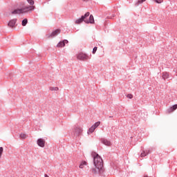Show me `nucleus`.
I'll use <instances>...</instances> for the list:
<instances>
[{
    "mask_svg": "<svg viewBox=\"0 0 177 177\" xmlns=\"http://www.w3.org/2000/svg\"><path fill=\"white\" fill-rule=\"evenodd\" d=\"M101 142L103 145H104L105 146H111V142H110L109 140L105 139V138H102L101 140Z\"/></svg>",
    "mask_w": 177,
    "mask_h": 177,
    "instance_id": "obj_9",
    "label": "nucleus"
},
{
    "mask_svg": "<svg viewBox=\"0 0 177 177\" xmlns=\"http://www.w3.org/2000/svg\"><path fill=\"white\" fill-rule=\"evenodd\" d=\"M149 153H150V150L148 151H142V153H141L140 154V157H146V156H147V154H149Z\"/></svg>",
    "mask_w": 177,
    "mask_h": 177,
    "instance_id": "obj_13",
    "label": "nucleus"
},
{
    "mask_svg": "<svg viewBox=\"0 0 177 177\" xmlns=\"http://www.w3.org/2000/svg\"><path fill=\"white\" fill-rule=\"evenodd\" d=\"M95 129H96L95 127H93V126H91L87 132L88 135H91V133H93V132H95Z\"/></svg>",
    "mask_w": 177,
    "mask_h": 177,
    "instance_id": "obj_12",
    "label": "nucleus"
},
{
    "mask_svg": "<svg viewBox=\"0 0 177 177\" xmlns=\"http://www.w3.org/2000/svg\"><path fill=\"white\" fill-rule=\"evenodd\" d=\"M127 97H128L129 99H132V97H133V95H132V94H128V95H127Z\"/></svg>",
    "mask_w": 177,
    "mask_h": 177,
    "instance_id": "obj_24",
    "label": "nucleus"
},
{
    "mask_svg": "<svg viewBox=\"0 0 177 177\" xmlns=\"http://www.w3.org/2000/svg\"><path fill=\"white\" fill-rule=\"evenodd\" d=\"M99 125H100V122H97L93 125V127L96 129Z\"/></svg>",
    "mask_w": 177,
    "mask_h": 177,
    "instance_id": "obj_19",
    "label": "nucleus"
},
{
    "mask_svg": "<svg viewBox=\"0 0 177 177\" xmlns=\"http://www.w3.org/2000/svg\"><path fill=\"white\" fill-rule=\"evenodd\" d=\"M89 12H87L84 15L82 16L81 18L75 21V24H81L82 21H84V23H86L87 24H88V23L93 24V23H95L93 15H91L89 17ZM86 17H89V19H86Z\"/></svg>",
    "mask_w": 177,
    "mask_h": 177,
    "instance_id": "obj_3",
    "label": "nucleus"
},
{
    "mask_svg": "<svg viewBox=\"0 0 177 177\" xmlns=\"http://www.w3.org/2000/svg\"><path fill=\"white\" fill-rule=\"evenodd\" d=\"M96 50H97V47H94L93 49V55H95L96 53Z\"/></svg>",
    "mask_w": 177,
    "mask_h": 177,
    "instance_id": "obj_22",
    "label": "nucleus"
},
{
    "mask_svg": "<svg viewBox=\"0 0 177 177\" xmlns=\"http://www.w3.org/2000/svg\"><path fill=\"white\" fill-rule=\"evenodd\" d=\"M2 154H3V147H0V158L2 157Z\"/></svg>",
    "mask_w": 177,
    "mask_h": 177,
    "instance_id": "obj_21",
    "label": "nucleus"
},
{
    "mask_svg": "<svg viewBox=\"0 0 177 177\" xmlns=\"http://www.w3.org/2000/svg\"><path fill=\"white\" fill-rule=\"evenodd\" d=\"M154 2H156V3H162L163 0H153Z\"/></svg>",
    "mask_w": 177,
    "mask_h": 177,
    "instance_id": "obj_23",
    "label": "nucleus"
},
{
    "mask_svg": "<svg viewBox=\"0 0 177 177\" xmlns=\"http://www.w3.org/2000/svg\"><path fill=\"white\" fill-rule=\"evenodd\" d=\"M85 165H86V162L84 161L82 162L81 164L80 165L79 167L82 169H84V167H85Z\"/></svg>",
    "mask_w": 177,
    "mask_h": 177,
    "instance_id": "obj_15",
    "label": "nucleus"
},
{
    "mask_svg": "<svg viewBox=\"0 0 177 177\" xmlns=\"http://www.w3.org/2000/svg\"><path fill=\"white\" fill-rule=\"evenodd\" d=\"M94 165L95 168L92 169V172L93 174H100L102 172V169H103V160L99 156V154H95L94 156Z\"/></svg>",
    "mask_w": 177,
    "mask_h": 177,
    "instance_id": "obj_2",
    "label": "nucleus"
},
{
    "mask_svg": "<svg viewBox=\"0 0 177 177\" xmlns=\"http://www.w3.org/2000/svg\"><path fill=\"white\" fill-rule=\"evenodd\" d=\"M19 137L21 139H27V138H28V136H27V134L24 133H21L19 135Z\"/></svg>",
    "mask_w": 177,
    "mask_h": 177,
    "instance_id": "obj_14",
    "label": "nucleus"
},
{
    "mask_svg": "<svg viewBox=\"0 0 177 177\" xmlns=\"http://www.w3.org/2000/svg\"><path fill=\"white\" fill-rule=\"evenodd\" d=\"M37 145L39 147H45V140L39 138L37 140Z\"/></svg>",
    "mask_w": 177,
    "mask_h": 177,
    "instance_id": "obj_8",
    "label": "nucleus"
},
{
    "mask_svg": "<svg viewBox=\"0 0 177 177\" xmlns=\"http://www.w3.org/2000/svg\"><path fill=\"white\" fill-rule=\"evenodd\" d=\"M142 2H146V0H138L137 3H136V6H139V5H140V3H142Z\"/></svg>",
    "mask_w": 177,
    "mask_h": 177,
    "instance_id": "obj_17",
    "label": "nucleus"
},
{
    "mask_svg": "<svg viewBox=\"0 0 177 177\" xmlns=\"http://www.w3.org/2000/svg\"><path fill=\"white\" fill-rule=\"evenodd\" d=\"M44 177H49V176H48V174H45Z\"/></svg>",
    "mask_w": 177,
    "mask_h": 177,
    "instance_id": "obj_25",
    "label": "nucleus"
},
{
    "mask_svg": "<svg viewBox=\"0 0 177 177\" xmlns=\"http://www.w3.org/2000/svg\"><path fill=\"white\" fill-rule=\"evenodd\" d=\"M16 21H17V19H12L11 21H9L8 23V26L9 27H15V26L16 25Z\"/></svg>",
    "mask_w": 177,
    "mask_h": 177,
    "instance_id": "obj_11",
    "label": "nucleus"
},
{
    "mask_svg": "<svg viewBox=\"0 0 177 177\" xmlns=\"http://www.w3.org/2000/svg\"><path fill=\"white\" fill-rule=\"evenodd\" d=\"M82 131H83L82 128L80 127H75V135L80 136L81 135V133H82Z\"/></svg>",
    "mask_w": 177,
    "mask_h": 177,
    "instance_id": "obj_7",
    "label": "nucleus"
},
{
    "mask_svg": "<svg viewBox=\"0 0 177 177\" xmlns=\"http://www.w3.org/2000/svg\"><path fill=\"white\" fill-rule=\"evenodd\" d=\"M77 57L79 60H88V55L82 53H79Z\"/></svg>",
    "mask_w": 177,
    "mask_h": 177,
    "instance_id": "obj_4",
    "label": "nucleus"
},
{
    "mask_svg": "<svg viewBox=\"0 0 177 177\" xmlns=\"http://www.w3.org/2000/svg\"><path fill=\"white\" fill-rule=\"evenodd\" d=\"M50 91H59V88L58 87H50Z\"/></svg>",
    "mask_w": 177,
    "mask_h": 177,
    "instance_id": "obj_20",
    "label": "nucleus"
},
{
    "mask_svg": "<svg viewBox=\"0 0 177 177\" xmlns=\"http://www.w3.org/2000/svg\"><path fill=\"white\" fill-rule=\"evenodd\" d=\"M176 109H177V104H175L167 109V113L169 114H171V113H173V111H175Z\"/></svg>",
    "mask_w": 177,
    "mask_h": 177,
    "instance_id": "obj_10",
    "label": "nucleus"
},
{
    "mask_svg": "<svg viewBox=\"0 0 177 177\" xmlns=\"http://www.w3.org/2000/svg\"><path fill=\"white\" fill-rule=\"evenodd\" d=\"M27 2L30 6H25L22 8L16 9L12 12V15H21V13H28V12L34 10L35 9L34 0H27Z\"/></svg>",
    "mask_w": 177,
    "mask_h": 177,
    "instance_id": "obj_1",
    "label": "nucleus"
},
{
    "mask_svg": "<svg viewBox=\"0 0 177 177\" xmlns=\"http://www.w3.org/2000/svg\"><path fill=\"white\" fill-rule=\"evenodd\" d=\"M27 23H28V21L27 20V19H25L22 21V26L24 27L27 25Z\"/></svg>",
    "mask_w": 177,
    "mask_h": 177,
    "instance_id": "obj_18",
    "label": "nucleus"
},
{
    "mask_svg": "<svg viewBox=\"0 0 177 177\" xmlns=\"http://www.w3.org/2000/svg\"><path fill=\"white\" fill-rule=\"evenodd\" d=\"M58 34H60V29H57L53 31L50 35L48 36V38H53V37H56Z\"/></svg>",
    "mask_w": 177,
    "mask_h": 177,
    "instance_id": "obj_6",
    "label": "nucleus"
},
{
    "mask_svg": "<svg viewBox=\"0 0 177 177\" xmlns=\"http://www.w3.org/2000/svg\"><path fill=\"white\" fill-rule=\"evenodd\" d=\"M163 80H167V78H169V74L167 73H164L162 75Z\"/></svg>",
    "mask_w": 177,
    "mask_h": 177,
    "instance_id": "obj_16",
    "label": "nucleus"
},
{
    "mask_svg": "<svg viewBox=\"0 0 177 177\" xmlns=\"http://www.w3.org/2000/svg\"><path fill=\"white\" fill-rule=\"evenodd\" d=\"M66 44H68V41L67 39L59 41L57 45V48H64V46H66Z\"/></svg>",
    "mask_w": 177,
    "mask_h": 177,
    "instance_id": "obj_5",
    "label": "nucleus"
}]
</instances>
